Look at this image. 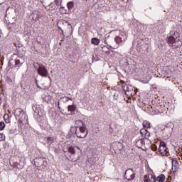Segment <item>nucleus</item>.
I'll return each instance as SVG.
<instances>
[{
    "instance_id": "obj_4",
    "label": "nucleus",
    "mask_w": 182,
    "mask_h": 182,
    "mask_svg": "<svg viewBox=\"0 0 182 182\" xmlns=\"http://www.w3.org/2000/svg\"><path fill=\"white\" fill-rule=\"evenodd\" d=\"M127 40V34L126 33L121 31L119 35L114 38V41L117 45H120V43H123V42H126Z\"/></svg>"
},
{
    "instance_id": "obj_32",
    "label": "nucleus",
    "mask_w": 182,
    "mask_h": 182,
    "mask_svg": "<svg viewBox=\"0 0 182 182\" xmlns=\"http://www.w3.org/2000/svg\"><path fill=\"white\" fill-rule=\"evenodd\" d=\"M12 60H10V61L9 62V68H11V69L12 68H15V65H14V64H12Z\"/></svg>"
},
{
    "instance_id": "obj_28",
    "label": "nucleus",
    "mask_w": 182,
    "mask_h": 182,
    "mask_svg": "<svg viewBox=\"0 0 182 182\" xmlns=\"http://www.w3.org/2000/svg\"><path fill=\"white\" fill-rule=\"evenodd\" d=\"M149 137H150V132H148L147 129H146L144 139H146V140H149Z\"/></svg>"
},
{
    "instance_id": "obj_23",
    "label": "nucleus",
    "mask_w": 182,
    "mask_h": 182,
    "mask_svg": "<svg viewBox=\"0 0 182 182\" xmlns=\"http://www.w3.org/2000/svg\"><path fill=\"white\" fill-rule=\"evenodd\" d=\"M75 6V3L73 1H70L67 4V7L68 9V11H72V9Z\"/></svg>"
},
{
    "instance_id": "obj_17",
    "label": "nucleus",
    "mask_w": 182,
    "mask_h": 182,
    "mask_svg": "<svg viewBox=\"0 0 182 182\" xmlns=\"http://www.w3.org/2000/svg\"><path fill=\"white\" fill-rule=\"evenodd\" d=\"M76 149L79 150V147L70 146L68 147V153H70V154H73L76 153Z\"/></svg>"
},
{
    "instance_id": "obj_44",
    "label": "nucleus",
    "mask_w": 182,
    "mask_h": 182,
    "mask_svg": "<svg viewBox=\"0 0 182 182\" xmlns=\"http://www.w3.org/2000/svg\"><path fill=\"white\" fill-rule=\"evenodd\" d=\"M48 77H49L50 82H52V78L50 77V76H49Z\"/></svg>"
},
{
    "instance_id": "obj_8",
    "label": "nucleus",
    "mask_w": 182,
    "mask_h": 182,
    "mask_svg": "<svg viewBox=\"0 0 182 182\" xmlns=\"http://www.w3.org/2000/svg\"><path fill=\"white\" fill-rule=\"evenodd\" d=\"M32 108L34 112V116H37V117H41L42 114H43V112L42 111L41 106L36 105H33Z\"/></svg>"
},
{
    "instance_id": "obj_21",
    "label": "nucleus",
    "mask_w": 182,
    "mask_h": 182,
    "mask_svg": "<svg viewBox=\"0 0 182 182\" xmlns=\"http://www.w3.org/2000/svg\"><path fill=\"white\" fill-rule=\"evenodd\" d=\"M144 145V139H139L136 142V147H141V146Z\"/></svg>"
},
{
    "instance_id": "obj_9",
    "label": "nucleus",
    "mask_w": 182,
    "mask_h": 182,
    "mask_svg": "<svg viewBox=\"0 0 182 182\" xmlns=\"http://www.w3.org/2000/svg\"><path fill=\"white\" fill-rule=\"evenodd\" d=\"M67 159L70 161H73V163H75L80 159V156L76 154V153H75V154H70V156H67Z\"/></svg>"
},
{
    "instance_id": "obj_14",
    "label": "nucleus",
    "mask_w": 182,
    "mask_h": 182,
    "mask_svg": "<svg viewBox=\"0 0 182 182\" xmlns=\"http://www.w3.org/2000/svg\"><path fill=\"white\" fill-rule=\"evenodd\" d=\"M151 178L149 176H145L144 181L145 182H156V175L151 174Z\"/></svg>"
},
{
    "instance_id": "obj_40",
    "label": "nucleus",
    "mask_w": 182,
    "mask_h": 182,
    "mask_svg": "<svg viewBox=\"0 0 182 182\" xmlns=\"http://www.w3.org/2000/svg\"><path fill=\"white\" fill-rule=\"evenodd\" d=\"M9 133H11V134H14V133H15V131L10 129Z\"/></svg>"
},
{
    "instance_id": "obj_10",
    "label": "nucleus",
    "mask_w": 182,
    "mask_h": 182,
    "mask_svg": "<svg viewBox=\"0 0 182 182\" xmlns=\"http://www.w3.org/2000/svg\"><path fill=\"white\" fill-rule=\"evenodd\" d=\"M34 161L35 163H41V164H39V166H43V167H46V166H48L46 159H43L42 158H36Z\"/></svg>"
},
{
    "instance_id": "obj_35",
    "label": "nucleus",
    "mask_w": 182,
    "mask_h": 182,
    "mask_svg": "<svg viewBox=\"0 0 182 182\" xmlns=\"http://www.w3.org/2000/svg\"><path fill=\"white\" fill-rule=\"evenodd\" d=\"M151 149L154 151H156V150H157V146H156L155 144H153V145H151Z\"/></svg>"
},
{
    "instance_id": "obj_2",
    "label": "nucleus",
    "mask_w": 182,
    "mask_h": 182,
    "mask_svg": "<svg viewBox=\"0 0 182 182\" xmlns=\"http://www.w3.org/2000/svg\"><path fill=\"white\" fill-rule=\"evenodd\" d=\"M33 66L36 70H37L38 74L43 77H48V70L42 64L39 63H33Z\"/></svg>"
},
{
    "instance_id": "obj_33",
    "label": "nucleus",
    "mask_w": 182,
    "mask_h": 182,
    "mask_svg": "<svg viewBox=\"0 0 182 182\" xmlns=\"http://www.w3.org/2000/svg\"><path fill=\"white\" fill-rule=\"evenodd\" d=\"M61 99H65V102H69V100L73 101V100L69 97H63Z\"/></svg>"
},
{
    "instance_id": "obj_34",
    "label": "nucleus",
    "mask_w": 182,
    "mask_h": 182,
    "mask_svg": "<svg viewBox=\"0 0 182 182\" xmlns=\"http://www.w3.org/2000/svg\"><path fill=\"white\" fill-rule=\"evenodd\" d=\"M159 147H167V146H166V142H164V141H161V142H160Z\"/></svg>"
},
{
    "instance_id": "obj_31",
    "label": "nucleus",
    "mask_w": 182,
    "mask_h": 182,
    "mask_svg": "<svg viewBox=\"0 0 182 182\" xmlns=\"http://www.w3.org/2000/svg\"><path fill=\"white\" fill-rule=\"evenodd\" d=\"M0 141H5V135L0 134Z\"/></svg>"
},
{
    "instance_id": "obj_5",
    "label": "nucleus",
    "mask_w": 182,
    "mask_h": 182,
    "mask_svg": "<svg viewBox=\"0 0 182 182\" xmlns=\"http://www.w3.org/2000/svg\"><path fill=\"white\" fill-rule=\"evenodd\" d=\"M23 63H25V57L22 54H18L17 58L14 60V68L19 69Z\"/></svg>"
},
{
    "instance_id": "obj_39",
    "label": "nucleus",
    "mask_w": 182,
    "mask_h": 182,
    "mask_svg": "<svg viewBox=\"0 0 182 182\" xmlns=\"http://www.w3.org/2000/svg\"><path fill=\"white\" fill-rule=\"evenodd\" d=\"M109 128H110V129H109V133H113V129L112 128V126L111 125H109Z\"/></svg>"
},
{
    "instance_id": "obj_1",
    "label": "nucleus",
    "mask_w": 182,
    "mask_h": 182,
    "mask_svg": "<svg viewBox=\"0 0 182 182\" xmlns=\"http://www.w3.org/2000/svg\"><path fill=\"white\" fill-rule=\"evenodd\" d=\"M166 42L169 46L173 48V49L181 48L182 41L180 40V33L176 31H171L166 38Z\"/></svg>"
},
{
    "instance_id": "obj_27",
    "label": "nucleus",
    "mask_w": 182,
    "mask_h": 182,
    "mask_svg": "<svg viewBox=\"0 0 182 182\" xmlns=\"http://www.w3.org/2000/svg\"><path fill=\"white\" fill-rule=\"evenodd\" d=\"M146 129L143 128L140 130V134L141 136V137H144V136H146Z\"/></svg>"
},
{
    "instance_id": "obj_26",
    "label": "nucleus",
    "mask_w": 182,
    "mask_h": 182,
    "mask_svg": "<svg viewBox=\"0 0 182 182\" xmlns=\"http://www.w3.org/2000/svg\"><path fill=\"white\" fill-rule=\"evenodd\" d=\"M60 14H68V11L65 9V7H63V6H61L60 8Z\"/></svg>"
},
{
    "instance_id": "obj_11",
    "label": "nucleus",
    "mask_w": 182,
    "mask_h": 182,
    "mask_svg": "<svg viewBox=\"0 0 182 182\" xmlns=\"http://www.w3.org/2000/svg\"><path fill=\"white\" fill-rule=\"evenodd\" d=\"M17 114L18 113L20 120H23L26 117V114H25V112L22 110V109L18 108L16 109Z\"/></svg>"
},
{
    "instance_id": "obj_18",
    "label": "nucleus",
    "mask_w": 182,
    "mask_h": 182,
    "mask_svg": "<svg viewBox=\"0 0 182 182\" xmlns=\"http://www.w3.org/2000/svg\"><path fill=\"white\" fill-rule=\"evenodd\" d=\"M75 127H82L83 126H85V122L80 119L75 121Z\"/></svg>"
},
{
    "instance_id": "obj_36",
    "label": "nucleus",
    "mask_w": 182,
    "mask_h": 182,
    "mask_svg": "<svg viewBox=\"0 0 182 182\" xmlns=\"http://www.w3.org/2000/svg\"><path fill=\"white\" fill-rule=\"evenodd\" d=\"M36 80V85L38 89H41V86H39V84H38V79L35 78Z\"/></svg>"
},
{
    "instance_id": "obj_38",
    "label": "nucleus",
    "mask_w": 182,
    "mask_h": 182,
    "mask_svg": "<svg viewBox=\"0 0 182 182\" xmlns=\"http://www.w3.org/2000/svg\"><path fill=\"white\" fill-rule=\"evenodd\" d=\"M39 18H41V15L36 14V17L35 18V21H38V19H39Z\"/></svg>"
},
{
    "instance_id": "obj_25",
    "label": "nucleus",
    "mask_w": 182,
    "mask_h": 182,
    "mask_svg": "<svg viewBox=\"0 0 182 182\" xmlns=\"http://www.w3.org/2000/svg\"><path fill=\"white\" fill-rule=\"evenodd\" d=\"M49 96H44L42 97L43 99V102H46V103H50V100H49Z\"/></svg>"
},
{
    "instance_id": "obj_12",
    "label": "nucleus",
    "mask_w": 182,
    "mask_h": 182,
    "mask_svg": "<svg viewBox=\"0 0 182 182\" xmlns=\"http://www.w3.org/2000/svg\"><path fill=\"white\" fill-rule=\"evenodd\" d=\"M44 140L46 141L48 146H50L55 143V138L53 136H46Z\"/></svg>"
},
{
    "instance_id": "obj_7",
    "label": "nucleus",
    "mask_w": 182,
    "mask_h": 182,
    "mask_svg": "<svg viewBox=\"0 0 182 182\" xmlns=\"http://www.w3.org/2000/svg\"><path fill=\"white\" fill-rule=\"evenodd\" d=\"M136 173L132 168H128L125 171L124 173V178L128 180V181H132V180H134V177Z\"/></svg>"
},
{
    "instance_id": "obj_20",
    "label": "nucleus",
    "mask_w": 182,
    "mask_h": 182,
    "mask_svg": "<svg viewBox=\"0 0 182 182\" xmlns=\"http://www.w3.org/2000/svg\"><path fill=\"white\" fill-rule=\"evenodd\" d=\"M91 43H92V45L97 46L99 45V43H100V40H99V38H93L91 39Z\"/></svg>"
},
{
    "instance_id": "obj_6",
    "label": "nucleus",
    "mask_w": 182,
    "mask_h": 182,
    "mask_svg": "<svg viewBox=\"0 0 182 182\" xmlns=\"http://www.w3.org/2000/svg\"><path fill=\"white\" fill-rule=\"evenodd\" d=\"M77 136V127H70V131L66 136L67 139H75V137Z\"/></svg>"
},
{
    "instance_id": "obj_15",
    "label": "nucleus",
    "mask_w": 182,
    "mask_h": 182,
    "mask_svg": "<svg viewBox=\"0 0 182 182\" xmlns=\"http://www.w3.org/2000/svg\"><path fill=\"white\" fill-rule=\"evenodd\" d=\"M159 151L161 153V156H168V152L167 151V147H159Z\"/></svg>"
},
{
    "instance_id": "obj_29",
    "label": "nucleus",
    "mask_w": 182,
    "mask_h": 182,
    "mask_svg": "<svg viewBox=\"0 0 182 182\" xmlns=\"http://www.w3.org/2000/svg\"><path fill=\"white\" fill-rule=\"evenodd\" d=\"M4 129H5V122H0V131L4 130Z\"/></svg>"
},
{
    "instance_id": "obj_42",
    "label": "nucleus",
    "mask_w": 182,
    "mask_h": 182,
    "mask_svg": "<svg viewBox=\"0 0 182 182\" xmlns=\"http://www.w3.org/2000/svg\"><path fill=\"white\" fill-rule=\"evenodd\" d=\"M45 9H46L47 11H50V9H48V6H45Z\"/></svg>"
},
{
    "instance_id": "obj_30",
    "label": "nucleus",
    "mask_w": 182,
    "mask_h": 182,
    "mask_svg": "<svg viewBox=\"0 0 182 182\" xmlns=\"http://www.w3.org/2000/svg\"><path fill=\"white\" fill-rule=\"evenodd\" d=\"M48 7L50 8V9H56V6L53 2H51L49 5Z\"/></svg>"
},
{
    "instance_id": "obj_16",
    "label": "nucleus",
    "mask_w": 182,
    "mask_h": 182,
    "mask_svg": "<svg viewBox=\"0 0 182 182\" xmlns=\"http://www.w3.org/2000/svg\"><path fill=\"white\" fill-rule=\"evenodd\" d=\"M68 110L70 112L69 114H75V112H76V105H68Z\"/></svg>"
},
{
    "instance_id": "obj_41",
    "label": "nucleus",
    "mask_w": 182,
    "mask_h": 182,
    "mask_svg": "<svg viewBox=\"0 0 182 182\" xmlns=\"http://www.w3.org/2000/svg\"><path fill=\"white\" fill-rule=\"evenodd\" d=\"M60 102H58V109L60 110Z\"/></svg>"
},
{
    "instance_id": "obj_3",
    "label": "nucleus",
    "mask_w": 182,
    "mask_h": 182,
    "mask_svg": "<svg viewBox=\"0 0 182 182\" xmlns=\"http://www.w3.org/2000/svg\"><path fill=\"white\" fill-rule=\"evenodd\" d=\"M88 132L86 125L82 127H77V137L78 139H86Z\"/></svg>"
},
{
    "instance_id": "obj_19",
    "label": "nucleus",
    "mask_w": 182,
    "mask_h": 182,
    "mask_svg": "<svg viewBox=\"0 0 182 182\" xmlns=\"http://www.w3.org/2000/svg\"><path fill=\"white\" fill-rule=\"evenodd\" d=\"M164 180H166V176H164V174H161L156 178V181L163 182Z\"/></svg>"
},
{
    "instance_id": "obj_43",
    "label": "nucleus",
    "mask_w": 182,
    "mask_h": 182,
    "mask_svg": "<svg viewBox=\"0 0 182 182\" xmlns=\"http://www.w3.org/2000/svg\"><path fill=\"white\" fill-rule=\"evenodd\" d=\"M0 105H2V98L0 97Z\"/></svg>"
},
{
    "instance_id": "obj_24",
    "label": "nucleus",
    "mask_w": 182,
    "mask_h": 182,
    "mask_svg": "<svg viewBox=\"0 0 182 182\" xmlns=\"http://www.w3.org/2000/svg\"><path fill=\"white\" fill-rule=\"evenodd\" d=\"M122 90H124L125 95L127 92H129V86H127V85L123 84L122 86Z\"/></svg>"
},
{
    "instance_id": "obj_37",
    "label": "nucleus",
    "mask_w": 182,
    "mask_h": 182,
    "mask_svg": "<svg viewBox=\"0 0 182 182\" xmlns=\"http://www.w3.org/2000/svg\"><path fill=\"white\" fill-rule=\"evenodd\" d=\"M55 6H59V0L55 1Z\"/></svg>"
},
{
    "instance_id": "obj_22",
    "label": "nucleus",
    "mask_w": 182,
    "mask_h": 182,
    "mask_svg": "<svg viewBox=\"0 0 182 182\" xmlns=\"http://www.w3.org/2000/svg\"><path fill=\"white\" fill-rule=\"evenodd\" d=\"M143 127L144 129H150V122L149 121H144L143 122Z\"/></svg>"
},
{
    "instance_id": "obj_45",
    "label": "nucleus",
    "mask_w": 182,
    "mask_h": 182,
    "mask_svg": "<svg viewBox=\"0 0 182 182\" xmlns=\"http://www.w3.org/2000/svg\"><path fill=\"white\" fill-rule=\"evenodd\" d=\"M1 33H0V39H1Z\"/></svg>"
},
{
    "instance_id": "obj_13",
    "label": "nucleus",
    "mask_w": 182,
    "mask_h": 182,
    "mask_svg": "<svg viewBox=\"0 0 182 182\" xmlns=\"http://www.w3.org/2000/svg\"><path fill=\"white\" fill-rule=\"evenodd\" d=\"M172 170L173 173L178 171V161L177 160L172 159Z\"/></svg>"
}]
</instances>
